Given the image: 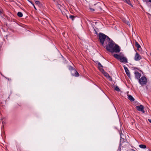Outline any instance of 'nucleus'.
Masks as SVG:
<instances>
[{
    "mask_svg": "<svg viewBox=\"0 0 151 151\" xmlns=\"http://www.w3.org/2000/svg\"><path fill=\"white\" fill-rule=\"evenodd\" d=\"M99 38L101 43L103 45L104 41L106 43H108L106 46L107 50L110 52H119L120 51V48L118 45L115 44L113 41L108 36L103 33H99Z\"/></svg>",
    "mask_w": 151,
    "mask_h": 151,
    "instance_id": "1",
    "label": "nucleus"
},
{
    "mask_svg": "<svg viewBox=\"0 0 151 151\" xmlns=\"http://www.w3.org/2000/svg\"><path fill=\"white\" fill-rule=\"evenodd\" d=\"M114 57L118 60H119L121 62L126 63H128L127 58L124 55H119L117 54L113 55Z\"/></svg>",
    "mask_w": 151,
    "mask_h": 151,
    "instance_id": "2",
    "label": "nucleus"
},
{
    "mask_svg": "<svg viewBox=\"0 0 151 151\" xmlns=\"http://www.w3.org/2000/svg\"><path fill=\"white\" fill-rule=\"evenodd\" d=\"M139 83L142 86L145 85L147 83V81L146 78L145 76H142L138 80Z\"/></svg>",
    "mask_w": 151,
    "mask_h": 151,
    "instance_id": "3",
    "label": "nucleus"
},
{
    "mask_svg": "<svg viewBox=\"0 0 151 151\" xmlns=\"http://www.w3.org/2000/svg\"><path fill=\"white\" fill-rule=\"evenodd\" d=\"M136 108L138 111H141L144 113L145 112L144 107L143 105H140L139 106H137Z\"/></svg>",
    "mask_w": 151,
    "mask_h": 151,
    "instance_id": "4",
    "label": "nucleus"
},
{
    "mask_svg": "<svg viewBox=\"0 0 151 151\" xmlns=\"http://www.w3.org/2000/svg\"><path fill=\"white\" fill-rule=\"evenodd\" d=\"M71 73V75L73 76L78 77L79 76V74L75 69L72 70Z\"/></svg>",
    "mask_w": 151,
    "mask_h": 151,
    "instance_id": "5",
    "label": "nucleus"
},
{
    "mask_svg": "<svg viewBox=\"0 0 151 151\" xmlns=\"http://www.w3.org/2000/svg\"><path fill=\"white\" fill-rule=\"evenodd\" d=\"M123 67L127 75L130 78V73L128 68L125 65L123 66Z\"/></svg>",
    "mask_w": 151,
    "mask_h": 151,
    "instance_id": "6",
    "label": "nucleus"
},
{
    "mask_svg": "<svg viewBox=\"0 0 151 151\" xmlns=\"http://www.w3.org/2000/svg\"><path fill=\"white\" fill-rule=\"evenodd\" d=\"M134 59L135 60L138 61L141 59V57L140 55L137 52H136Z\"/></svg>",
    "mask_w": 151,
    "mask_h": 151,
    "instance_id": "7",
    "label": "nucleus"
},
{
    "mask_svg": "<svg viewBox=\"0 0 151 151\" xmlns=\"http://www.w3.org/2000/svg\"><path fill=\"white\" fill-rule=\"evenodd\" d=\"M135 78L139 80L141 76V74L138 72H135L134 73Z\"/></svg>",
    "mask_w": 151,
    "mask_h": 151,
    "instance_id": "8",
    "label": "nucleus"
},
{
    "mask_svg": "<svg viewBox=\"0 0 151 151\" xmlns=\"http://www.w3.org/2000/svg\"><path fill=\"white\" fill-rule=\"evenodd\" d=\"M128 98L131 101H133L134 100V98L131 95H129L128 96Z\"/></svg>",
    "mask_w": 151,
    "mask_h": 151,
    "instance_id": "9",
    "label": "nucleus"
},
{
    "mask_svg": "<svg viewBox=\"0 0 151 151\" xmlns=\"http://www.w3.org/2000/svg\"><path fill=\"white\" fill-rule=\"evenodd\" d=\"M124 1L129 5L133 6L131 4V2L129 0H124Z\"/></svg>",
    "mask_w": 151,
    "mask_h": 151,
    "instance_id": "10",
    "label": "nucleus"
},
{
    "mask_svg": "<svg viewBox=\"0 0 151 151\" xmlns=\"http://www.w3.org/2000/svg\"><path fill=\"white\" fill-rule=\"evenodd\" d=\"M139 147L142 149H145L146 147V146L144 145H139Z\"/></svg>",
    "mask_w": 151,
    "mask_h": 151,
    "instance_id": "11",
    "label": "nucleus"
},
{
    "mask_svg": "<svg viewBox=\"0 0 151 151\" xmlns=\"http://www.w3.org/2000/svg\"><path fill=\"white\" fill-rule=\"evenodd\" d=\"M122 139H120V144L119 145L118 148V150H119L121 151V148L122 147Z\"/></svg>",
    "mask_w": 151,
    "mask_h": 151,
    "instance_id": "12",
    "label": "nucleus"
},
{
    "mask_svg": "<svg viewBox=\"0 0 151 151\" xmlns=\"http://www.w3.org/2000/svg\"><path fill=\"white\" fill-rule=\"evenodd\" d=\"M135 45L137 47V49H139L140 48V45L137 42H135Z\"/></svg>",
    "mask_w": 151,
    "mask_h": 151,
    "instance_id": "13",
    "label": "nucleus"
},
{
    "mask_svg": "<svg viewBox=\"0 0 151 151\" xmlns=\"http://www.w3.org/2000/svg\"><path fill=\"white\" fill-rule=\"evenodd\" d=\"M103 67H99V70L101 71L102 73H104L105 71L104 70V69L102 68Z\"/></svg>",
    "mask_w": 151,
    "mask_h": 151,
    "instance_id": "14",
    "label": "nucleus"
},
{
    "mask_svg": "<svg viewBox=\"0 0 151 151\" xmlns=\"http://www.w3.org/2000/svg\"><path fill=\"white\" fill-rule=\"evenodd\" d=\"M17 15V16L19 17H22L23 16V14L22 13L20 12H18Z\"/></svg>",
    "mask_w": 151,
    "mask_h": 151,
    "instance_id": "15",
    "label": "nucleus"
},
{
    "mask_svg": "<svg viewBox=\"0 0 151 151\" xmlns=\"http://www.w3.org/2000/svg\"><path fill=\"white\" fill-rule=\"evenodd\" d=\"M104 76L106 78L109 76V74L107 73H106L105 71L104 73H102Z\"/></svg>",
    "mask_w": 151,
    "mask_h": 151,
    "instance_id": "16",
    "label": "nucleus"
},
{
    "mask_svg": "<svg viewBox=\"0 0 151 151\" xmlns=\"http://www.w3.org/2000/svg\"><path fill=\"white\" fill-rule=\"evenodd\" d=\"M35 3L37 5L39 6L41 5V4L40 2V1H35Z\"/></svg>",
    "mask_w": 151,
    "mask_h": 151,
    "instance_id": "17",
    "label": "nucleus"
},
{
    "mask_svg": "<svg viewBox=\"0 0 151 151\" xmlns=\"http://www.w3.org/2000/svg\"><path fill=\"white\" fill-rule=\"evenodd\" d=\"M107 79L109 80L110 81H112V78L111 77V76L109 75V76L106 78Z\"/></svg>",
    "mask_w": 151,
    "mask_h": 151,
    "instance_id": "18",
    "label": "nucleus"
},
{
    "mask_svg": "<svg viewBox=\"0 0 151 151\" xmlns=\"http://www.w3.org/2000/svg\"><path fill=\"white\" fill-rule=\"evenodd\" d=\"M115 90H116V91H120V89H119V87L117 86H116L115 87Z\"/></svg>",
    "mask_w": 151,
    "mask_h": 151,
    "instance_id": "19",
    "label": "nucleus"
},
{
    "mask_svg": "<svg viewBox=\"0 0 151 151\" xmlns=\"http://www.w3.org/2000/svg\"><path fill=\"white\" fill-rule=\"evenodd\" d=\"M96 62L98 63V64L99 65V67H103V66L101 65L100 63L98 62V61H96Z\"/></svg>",
    "mask_w": 151,
    "mask_h": 151,
    "instance_id": "20",
    "label": "nucleus"
},
{
    "mask_svg": "<svg viewBox=\"0 0 151 151\" xmlns=\"http://www.w3.org/2000/svg\"><path fill=\"white\" fill-rule=\"evenodd\" d=\"M69 69L70 70V71H71L73 69H74L73 68V67L71 66H70L69 68Z\"/></svg>",
    "mask_w": 151,
    "mask_h": 151,
    "instance_id": "21",
    "label": "nucleus"
},
{
    "mask_svg": "<svg viewBox=\"0 0 151 151\" xmlns=\"http://www.w3.org/2000/svg\"><path fill=\"white\" fill-rule=\"evenodd\" d=\"M126 22H125V23L126 24H127L129 26H130V24L129 23V21H126Z\"/></svg>",
    "mask_w": 151,
    "mask_h": 151,
    "instance_id": "22",
    "label": "nucleus"
},
{
    "mask_svg": "<svg viewBox=\"0 0 151 151\" xmlns=\"http://www.w3.org/2000/svg\"><path fill=\"white\" fill-rule=\"evenodd\" d=\"M89 9L92 12H94L95 11V9H94L92 8L91 7L89 8Z\"/></svg>",
    "mask_w": 151,
    "mask_h": 151,
    "instance_id": "23",
    "label": "nucleus"
},
{
    "mask_svg": "<svg viewBox=\"0 0 151 151\" xmlns=\"http://www.w3.org/2000/svg\"><path fill=\"white\" fill-rule=\"evenodd\" d=\"M121 139H122V144L123 143L124 141V139L123 138H122V137H121Z\"/></svg>",
    "mask_w": 151,
    "mask_h": 151,
    "instance_id": "24",
    "label": "nucleus"
},
{
    "mask_svg": "<svg viewBox=\"0 0 151 151\" xmlns=\"http://www.w3.org/2000/svg\"><path fill=\"white\" fill-rule=\"evenodd\" d=\"M122 21H123V22H124V23H125L126 22V21H127L125 19H122Z\"/></svg>",
    "mask_w": 151,
    "mask_h": 151,
    "instance_id": "25",
    "label": "nucleus"
},
{
    "mask_svg": "<svg viewBox=\"0 0 151 151\" xmlns=\"http://www.w3.org/2000/svg\"><path fill=\"white\" fill-rule=\"evenodd\" d=\"M74 16H72V15H70V19H73V18H74Z\"/></svg>",
    "mask_w": 151,
    "mask_h": 151,
    "instance_id": "26",
    "label": "nucleus"
},
{
    "mask_svg": "<svg viewBox=\"0 0 151 151\" xmlns=\"http://www.w3.org/2000/svg\"><path fill=\"white\" fill-rule=\"evenodd\" d=\"M32 5L33 6L34 9H36V10H37V9L35 7L34 4H32Z\"/></svg>",
    "mask_w": 151,
    "mask_h": 151,
    "instance_id": "27",
    "label": "nucleus"
},
{
    "mask_svg": "<svg viewBox=\"0 0 151 151\" xmlns=\"http://www.w3.org/2000/svg\"><path fill=\"white\" fill-rule=\"evenodd\" d=\"M137 50L139 51H140L142 50V49L141 48V47H140V48L139 49H137Z\"/></svg>",
    "mask_w": 151,
    "mask_h": 151,
    "instance_id": "28",
    "label": "nucleus"
},
{
    "mask_svg": "<svg viewBox=\"0 0 151 151\" xmlns=\"http://www.w3.org/2000/svg\"><path fill=\"white\" fill-rule=\"evenodd\" d=\"M148 120L149 122L151 123V119H148Z\"/></svg>",
    "mask_w": 151,
    "mask_h": 151,
    "instance_id": "29",
    "label": "nucleus"
},
{
    "mask_svg": "<svg viewBox=\"0 0 151 151\" xmlns=\"http://www.w3.org/2000/svg\"><path fill=\"white\" fill-rule=\"evenodd\" d=\"M29 2L31 3V4L32 5V4H34L31 1H29Z\"/></svg>",
    "mask_w": 151,
    "mask_h": 151,
    "instance_id": "30",
    "label": "nucleus"
},
{
    "mask_svg": "<svg viewBox=\"0 0 151 151\" xmlns=\"http://www.w3.org/2000/svg\"><path fill=\"white\" fill-rule=\"evenodd\" d=\"M29 2L31 3V4L32 5V4H34L31 1H29Z\"/></svg>",
    "mask_w": 151,
    "mask_h": 151,
    "instance_id": "31",
    "label": "nucleus"
},
{
    "mask_svg": "<svg viewBox=\"0 0 151 151\" xmlns=\"http://www.w3.org/2000/svg\"><path fill=\"white\" fill-rule=\"evenodd\" d=\"M29 2L31 3V4L32 5V4H34L31 1H29Z\"/></svg>",
    "mask_w": 151,
    "mask_h": 151,
    "instance_id": "32",
    "label": "nucleus"
},
{
    "mask_svg": "<svg viewBox=\"0 0 151 151\" xmlns=\"http://www.w3.org/2000/svg\"><path fill=\"white\" fill-rule=\"evenodd\" d=\"M143 2H146L147 0H142Z\"/></svg>",
    "mask_w": 151,
    "mask_h": 151,
    "instance_id": "33",
    "label": "nucleus"
},
{
    "mask_svg": "<svg viewBox=\"0 0 151 151\" xmlns=\"http://www.w3.org/2000/svg\"><path fill=\"white\" fill-rule=\"evenodd\" d=\"M149 1L150 3H151V0H149Z\"/></svg>",
    "mask_w": 151,
    "mask_h": 151,
    "instance_id": "34",
    "label": "nucleus"
},
{
    "mask_svg": "<svg viewBox=\"0 0 151 151\" xmlns=\"http://www.w3.org/2000/svg\"><path fill=\"white\" fill-rule=\"evenodd\" d=\"M147 151H151V150L150 149H149Z\"/></svg>",
    "mask_w": 151,
    "mask_h": 151,
    "instance_id": "35",
    "label": "nucleus"
},
{
    "mask_svg": "<svg viewBox=\"0 0 151 151\" xmlns=\"http://www.w3.org/2000/svg\"><path fill=\"white\" fill-rule=\"evenodd\" d=\"M27 1H28L29 2V1H29V0H27Z\"/></svg>",
    "mask_w": 151,
    "mask_h": 151,
    "instance_id": "36",
    "label": "nucleus"
},
{
    "mask_svg": "<svg viewBox=\"0 0 151 151\" xmlns=\"http://www.w3.org/2000/svg\"><path fill=\"white\" fill-rule=\"evenodd\" d=\"M117 151H121L120 150H117Z\"/></svg>",
    "mask_w": 151,
    "mask_h": 151,
    "instance_id": "37",
    "label": "nucleus"
},
{
    "mask_svg": "<svg viewBox=\"0 0 151 151\" xmlns=\"http://www.w3.org/2000/svg\"><path fill=\"white\" fill-rule=\"evenodd\" d=\"M99 4V3H97V4Z\"/></svg>",
    "mask_w": 151,
    "mask_h": 151,
    "instance_id": "38",
    "label": "nucleus"
}]
</instances>
